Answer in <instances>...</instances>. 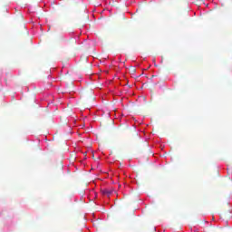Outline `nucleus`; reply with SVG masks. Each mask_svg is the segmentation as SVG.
Segmentation results:
<instances>
[{
  "label": "nucleus",
  "instance_id": "obj_1",
  "mask_svg": "<svg viewBox=\"0 0 232 232\" xmlns=\"http://www.w3.org/2000/svg\"><path fill=\"white\" fill-rule=\"evenodd\" d=\"M102 195H107V197H110V195H111V193H113V188H104L102 190Z\"/></svg>",
  "mask_w": 232,
  "mask_h": 232
},
{
  "label": "nucleus",
  "instance_id": "obj_2",
  "mask_svg": "<svg viewBox=\"0 0 232 232\" xmlns=\"http://www.w3.org/2000/svg\"><path fill=\"white\" fill-rule=\"evenodd\" d=\"M203 232H218V230H217V228L209 226V227H206L204 228Z\"/></svg>",
  "mask_w": 232,
  "mask_h": 232
},
{
  "label": "nucleus",
  "instance_id": "obj_3",
  "mask_svg": "<svg viewBox=\"0 0 232 232\" xmlns=\"http://www.w3.org/2000/svg\"><path fill=\"white\" fill-rule=\"evenodd\" d=\"M131 72H135V69H131Z\"/></svg>",
  "mask_w": 232,
  "mask_h": 232
},
{
  "label": "nucleus",
  "instance_id": "obj_4",
  "mask_svg": "<svg viewBox=\"0 0 232 232\" xmlns=\"http://www.w3.org/2000/svg\"><path fill=\"white\" fill-rule=\"evenodd\" d=\"M131 72H135V69H131Z\"/></svg>",
  "mask_w": 232,
  "mask_h": 232
}]
</instances>
